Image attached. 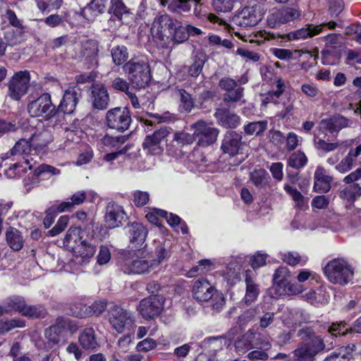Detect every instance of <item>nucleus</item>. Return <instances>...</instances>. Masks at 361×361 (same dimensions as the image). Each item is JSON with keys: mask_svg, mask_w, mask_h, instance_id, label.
I'll list each match as a JSON object with an SVG mask.
<instances>
[{"mask_svg": "<svg viewBox=\"0 0 361 361\" xmlns=\"http://www.w3.org/2000/svg\"><path fill=\"white\" fill-rule=\"evenodd\" d=\"M123 71L131 86L136 90L145 88L151 81L150 66L143 57H133L123 65Z\"/></svg>", "mask_w": 361, "mask_h": 361, "instance_id": "nucleus-1", "label": "nucleus"}, {"mask_svg": "<svg viewBox=\"0 0 361 361\" xmlns=\"http://www.w3.org/2000/svg\"><path fill=\"white\" fill-rule=\"evenodd\" d=\"M193 298L200 302H208L212 310L220 312L224 305L225 298L207 279L202 278L194 282L192 290Z\"/></svg>", "mask_w": 361, "mask_h": 361, "instance_id": "nucleus-2", "label": "nucleus"}, {"mask_svg": "<svg viewBox=\"0 0 361 361\" xmlns=\"http://www.w3.org/2000/svg\"><path fill=\"white\" fill-rule=\"evenodd\" d=\"M324 273L331 283L345 286L352 280L354 271L343 258H336L329 261L324 267Z\"/></svg>", "mask_w": 361, "mask_h": 361, "instance_id": "nucleus-3", "label": "nucleus"}, {"mask_svg": "<svg viewBox=\"0 0 361 361\" xmlns=\"http://www.w3.org/2000/svg\"><path fill=\"white\" fill-rule=\"evenodd\" d=\"M27 110L30 116L40 117L45 121L56 116L59 118V109L53 104L50 94L47 92L30 101Z\"/></svg>", "mask_w": 361, "mask_h": 361, "instance_id": "nucleus-4", "label": "nucleus"}, {"mask_svg": "<svg viewBox=\"0 0 361 361\" xmlns=\"http://www.w3.org/2000/svg\"><path fill=\"white\" fill-rule=\"evenodd\" d=\"M173 133L169 127H161L152 134L147 135L142 142L143 149L148 154L159 155L162 154L166 144H169L167 137Z\"/></svg>", "mask_w": 361, "mask_h": 361, "instance_id": "nucleus-5", "label": "nucleus"}, {"mask_svg": "<svg viewBox=\"0 0 361 361\" xmlns=\"http://www.w3.org/2000/svg\"><path fill=\"white\" fill-rule=\"evenodd\" d=\"M361 166L345 176L343 182L346 184L345 187L338 190L341 199L353 203L361 197Z\"/></svg>", "mask_w": 361, "mask_h": 361, "instance_id": "nucleus-6", "label": "nucleus"}, {"mask_svg": "<svg viewBox=\"0 0 361 361\" xmlns=\"http://www.w3.org/2000/svg\"><path fill=\"white\" fill-rule=\"evenodd\" d=\"M106 122L109 128L123 133L130 126L131 115L127 108H113L106 112Z\"/></svg>", "mask_w": 361, "mask_h": 361, "instance_id": "nucleus-7", "label": "nucleus"}, {"mask_svg": "<svg viewBox=\"0 0 361 361\" xmlns=\"http://www.w3.org/2000/svg\"><path fill=\"white\" fill-rule=\"evenodd\" d=\"M176 23L168 14H161L154 18L153 26L157 28V32L153 35L157 44L161 48L169 46V35L175 27Z\"/></svg>", "mask_w": 361, "mask_h": 361, "instance_id": "nucleus-8", "label": "nucleus"}, {"mask_svg": "<svg viewBox=\"0 0 361 361\" xmlns=\"http://www.w3.org/2000/svg\"><path fill=\"white\" fill-rule=\"evenodd\" d=\"M264 11L262 6L256 3L251 6H245L237 15L233 21L242 27H252L256 25L262 18Z\"/></svg>", "mask_w": 361, "mask_h": 361, "instance_id": "nucleus-9", "label": "nucleus"}, {"mask_svg": "<svg viewBox=\"0 0 361 361\" xmlns=\"http://www.w3.org/2000/svg\"><path fill=\"white\" fill-rule=\"evenodd\" d=\"M30 75L28 71L16 72L8 83V95L13 100H19L28 90Z\"/></svg>", "mask_w": 361, "mask_h": 361, "instance_id": "nucleus-10", "label": "nucleus"}, {"mask_svg": "<svg viewBox=\"0 0 361 361\" xmlns=\"http://www.w3.org/2000/svg\"><path fill=\"white\" fill-rule=\"evenodd\" d=\"M129 238V247L134 251H137L140 255L145 252L147 244L146 238L148 234L147 228L142 224L134 222L127 227Z\"/></svg>", "mask_w": 361, "mask_h": 361, "instance_id": "nucleus-11", "label": "nucleus"}, {"mask_svg": "<svg viewBox=\"0 0 361 361\" xmlns=\"http://www.w3.org/2000/svg\"><path fill=\"white\" fill-rule=\"evenodd\" d=\"M301 11L295 7L284 6L273 10L267 17V25L271 28H277L290 21L298 19Z\"/></svg>", "mask_w": 361, "mask_h": 361, "instance_id": "nucleus-12", "label": "nucleus"}, {"mask_svg": "<svg viewBox=\"0 0 361 361\" xmlns=\"http://www.w3.org/2000/svg\"><path fill=\"white\" fill-rule=\"evenodd\" d=\"M292 275L286 267H279L274 275L273 281L281 294H296L301 292V287L291 283Z\"/></svg>", "mask_w": 361, "mask_h": 361, "instance_id": "nucleus-13", "label": "nucleus"}, {"mask_svg": "<svg viewBox=\"0 0 361 361\" xmlns=\"http://www.w3.org/2000/svg\"><path fill=\"white\" fill-rule=\"evenodd\" d=\"M194 128V137L197 140L200 147H208L214 144L219 133L216 128L211 127L204 121H198L192 125Z\"/></svg>", "mask_w": 361, "mask_h": 361, "instance_id": "nucleus-14", "label": "nucleus"}, {"mask_svg": "<svg viewBox=\"0 0 361 361\" xmlns=\"http://www.w3.org/2000/svg\"><path fill=\"white\" fill-rule=\"evenodd\" d=\"M164 302V298L161 295H150L140 302L138 310L144 319H153L162 312Z\"/></svg>", "mask_w": 361, "mask_h": 361, "instance_id": "nucleus-15", "label": "nucleus"}, {"mask_svg": "<svg viewBox=\"0 0 361 361\" xmlns=\"http://www.w3.org/2000/svg\"><path fill=\"white\" fill-rule=\"evenodd\" d=\"M82 98V90L77 85L68 87L65 90L63 98L58 106L59 116L60 112L66 114H72Z\"/></svg>", "mask_w": 361, "mask_h": 361, "instance_id": "nucleus-16", "label": "nucleus"}, {"mask_svg": "<svg viewBox=\"0 0 361 361\" xmlns=\"http://www.w3.org/2000/svg\"><path fill=\"white\" fill-rule=\"evenodd\" d=\"M99 42L94 39H88L80 42L79 58L88 63L91 67L98 65Z\"/></svg>", "mask_w": 361, "mask_h": 361, "instance_id": "nucleus-17", "label": "nucleus"}, {"mask_svg": "<svg viewBox=\"0 0 361 361\" xmlns=\"http://www.w3.org/2000/svg\"><path fill=\"white\" fill-rule=\"evenodd\" d=\"M90 100L92 106L99 110L108 108L110 97L107 89L101 83H92L90 87Z\"/></svg>", "mask_w": 361, "mask_h": 361, "instance_id": "nucleus-18", "label": "nucleus"}, {"mask_svg": "<svg viewBox=\"0 0 361 361\" xmlns=\"http://www.w3.org/2000/svg\"><path fill=\"white\" fill-rule=\"evenodd\" d=\"M109 322L118 333H122L127 325H130L129 313L118 305H114L109 311Z\"/></svg>", "mask_w": 361, "mask_h": 361, "instance_id": "nucleus-19", "label": "nucleus"}, {"mask_svg": "<svg viewBox=\"0 0 361 361\" xmlns=\"http://www.w3.org/2000/svg\"><path fill=\"white\" fill-rule=\"evenodd\" d=\"M352 121L340 115H334L330 118L322 119L319 122V130L323 133L329 132L331 134L338 133L344 128L350 126Z\"/></svg>", "mask_w": 361, "mask_h": 361, "instance_id": "nucleus-20", "label": "nucleus"}, {"mask_svg": "<svg viewBox=\"0 0 361 361\" xmlns=\"http://www.w3.org/2000/svg\"><path fill=\"white\" fill-rule=\"evenodd\" d=\"M242 133H237L234 130H228L224 135L221 149L225 154L234 157L238 154L239 149L243 144Z\"/></svg>", "mask_w": 361, "mask_h": 361, "instance_id": "nucleus-21", "label": "nucleus"}, {"mask_svg": "<svg viewBox=\"0 0 361 361\" xmlns=\"http://www.w3.org/2000/svg\"><path fill=\"white\" fill-rule=\"evenodd\" d=\"M114 0H92L81 11V14L87 20L99 14L107 12L111 13L112 4Z\"/></svg>", "mask_w": 361, "mask_h": 361, "instance_id": "nucleus-22", "label": "nucleus"}, {"mask_svg": "<svg viewBox=\"0 0 361 361\" xmlns=\"http://www.w3.org/2000/svg\"><path fill=\"white\" fill-rule=\"evenodd\" d=\"M6 17L9 23L16 27V31L7 32L6 33V38L8 44L11 46L20 44L23 41V35L24 34V27L20 23V20L16 16L15 12L11 9H7L6 12Z\"/></svg>", "mask_w": 361, "mask_h": 361, "instance_id": "nucleus-23", "label": "nucleus"}, {"mask_svg": "<svg viewBox=\"0 0 361 361\" xmlns=\"http://www.w3.org/2000/svg\"><path fill=\"white\" fill-rule=\"evenodd\" d=\"M126 216L123 207L118 204L111 202L106 208L105 221L110 228L119 227Z\"/></svg>", "mask_w": 361, "mask_h": 361, "instance_id": "nucleus-24", "label": "nucleus"}, {"mask_svg": "<svg viewBox=\"0 0 361 361\" xmlns=\"http://www.w3.org/2000/svg\"><path fill=\"white\" fill-rule=\"evenodd\" d=\"M214 117L219 125L226 128H236L240 124V117L226 108H218Z\"/></svg>", "mask_w": 361, "mask_h": 361, "instance_id": "nucleus-25", "label": "nucleus"}, {"mask_svg": "<svg viewBox=\"0 0 361 361\" xmlns=\"http://www.w3.org/2000/svg\"><path fill=\"white\" fill-rule=\"evenodd\" d=\"M246 284L244 302L248 306L257 300L259 294V286L255 282V274L252 270H247L245 275Z\"/></svg>", "mask_w": 361, "mask_h": 361, "instance_id": "nucleus-26", "label": "nucleus"}, {"mask_svg": "<svg viewBox=\"0 0 361 361\" xmlns=\"http://www.w3.org/2000/svg\"><path fill=\"white\" fill-rule=\"evenodd\" d=\"M31 146L35 153L43 151L47 145L52 142L53 136L47 129L35 131L30 137Z\"/></svg>", "mask_w": 361, "mask_h": 361, "instance_id": "nucleus-27", "label": "nucleus"}, {"mask_svg": "<svg viewBox=\"0 0 361 361\" xmlns=\"http://www.w3.org/2000/svg\"><path fill=\"white\" fill-rule=\"evenodd\" d=\"M194 141L193 134L184 131L176 132L173 134L172 140L166 144V149L169 152L176 153L183 146L191 145Z\"/></svg>", "mask_w": 361, "mask_h": 361, "instance_id": "nucleus-28", "label": "nucleus"}, {"mask_svg": "<svg viewBox=\"0 0 361 361\" xmlns=\"http://www.w3.org/2000/svg\"><path fill=\"white\" fill-rule=\"evenodd\" d=\"M314 190L317 192H328L331 188L333 178L329 176L326 171L322 166H318L314 175Z\"/></svg>", "mask_w": 361, "mask_h": 361, "instance_id": "nucleus-29", "label": "nucleus"}, {"mask_svg": "<svg viewBox=\"0 0 361 361\" xmlns=\"http://www.w3.org/2000/svg\"><path fill=\"white\" fill-rule=\"evenodd\" d=\"M80 311L75 312L73 315L76 317H85L90 314L100 315L106 308L107 302L105 300L95 301L90 306L80 304Z\"/></svg>", "mask_w": 361, "mask_h": 361, "instance_id": "nucleus-30", "label": "nucleus"}, {"mask_svg": "<svg viewBox=\"0 0 361 361\" xmlns=\"http://www.w3.org/2000/svg\"><path fill=\"white\" fill-rule=\"evenodd\" d=\"M6 240L9 247L14 251L20 250L24 245L21 232L12 226H9L6 231Z\"/></svg>", "mask_w": 361, "mask_h": 361, "instance_id": "nucleus-31", "label": "nucleus"}, {"mask_svg": "<svg viewBox=\"0 0 361 361\" xmlns=\"http://www.w3.org/2000/svg\"><path fill=\"white\" fill-rule=\"evenodd\" d=\"M51 326L63 336V338H64L67 334H73L78 330V326L73 321H71L68 317H58L55 324Z\"/></svg>", "mask_w": 361, "mask_h": 361, "instance_id": "nucleus-32", "label": "nucleus"}, {"mask_svg": "<svg viewBox=\"0 0 361 361\" xmlns=\"http://www.w3.org/2000/svg\"><path fill=\"white\" fill-rule=\"evenodd\" d=\"M157 267V262H152V260L137 259H134L129 264L128 268L130 273L136 274H144L149 272Z\"/></svg>", "mask_w": 361, "mask_h": 361, "instance_id": "nucleus-33", "label": "nucleus"}, {"mask_svg": "<svg viewBox=\"0 0 361 361\" xmlns=\"http://www.w3.org/2000/svg\"><path fill=\"white\" fill-rule=\"evenodd\" d=\"M79 342L81 346L87 350H94L99 346L95 331L93 328L85 329L79 336Z\"/></svg>", "mask_w": 361, "mask_h": 361, "instance_id": "nucleus-34", "label": "nucleus"}, {"mask_svg": "<svg viewBox=\"0 0 361 361\" xmlns=\"http://www.w3.org/2000/svg\"><path fill=\"white\" fill-rule=\"evenodd\" d=\"M322 25L308 24L305 27L299 29L288 34L289 39H300L312 37L319 34L322 31Z\"/></svg>", "mask_w": 361, "mask_h": 361, "instance_id": "nucleus-35", "label": "nucleus"}, {"mask_svg": "<svg viewBox=\"0 0 361 361\" xmlns=\"http://www.w3.org/2000/svg\"><path fill=\"white\" fill-rule=\"evenodd\" d=\"M82 231L79 227H71L67 231L66 235L63 239V245L75 249L80 244V241L83 240L82 235H81Z\"/></svg>", "mask_w": 361, "mask_h": 361, "instance_id": "nucleus-36", "label": "nucleus"}, {"mask_svg": "<svg viewBox=\"0 0 361 361\" xmlns=\"http://www.w3.org/2000/svg\"><path fill=\"white\" fill-rule=\"evenodd\" d=\"M268 128L266 120L250 122L243 126L244 133L247 135L259 137L263 135Z\"/></svg>", "mask_w": 361, "mask_h": 361, "instance_id": "nucleus-37", "label": "nucleus"}, {"mask_svg": "<svg viewBox=\"0 0 361 361\" xmlns=\"http://www.w3.org/2000/svg\"><path fill=\"white\" fill-rule=\"evenodd\" d=\"M94 239H84L78 244V252L82 259V261H87L90 258L92 257L96 252V245L94 242L92 243Z\"/></svg>", "mask_w": 361, "mask_h": 361, "instance_id": "nucleus-38", "label": "nucleus"}, {"mask_svg": "<svg viewBox=\"0 0 361 361\" xmlns=\"http://www.w3.org/2000/svg\"><path fill=\"white\" fill-rule=\"evenodd\" d=\"M86 200V192L85 191H78L75 192L70 198V200L62 202L60 204L61 211H71L77 205L82 204Z\"/></svg>", "mask_w": 361, "mask_h": 361, "instance_id": "nucleus-39", "label": "nucleus"}, {"mask_svg": "<svg viewBox=\"0 0 361 361\" xmlns=\"http://www.w3.org/2000/svg\"><path fill=\"white\" fill-rule=\"evenodd\" d=\"M33 150L31 146L30 139H20L18 140L13 148L6 154V159L9 158V156L23 155L25 154L30 153Z\"/></svg>", "mask_w": 361, "mask_h": 361, "instance_id": "nucleus-40", "label": "nucleus"}, {"mask_svg": "<svg viewBox=\"0 0 361 361\" xmlns=\"http://www.w3.org/2000/svg\"><path fill=\"white\" fill-rule=\"evenodd\" d=\"M207 60L206 54L202 52L197 53L193 59L192 63L188 67L189 75L192 77H197L201 73Z\"/></svg>", "mask_w": 361, "mask_h": 361, "instance_id": "nucleus-41", "label": "nucleus"}, {"mask_svg": "<svg viewBox=\"0 0 361 361\" xmlns=\"http://www.w3.org/2000/svg\"><path fill=\"white\" fill-rule=\"evenodd\" d=\"M284 190L291 196L297 207L302 210L308 208L307 199L305 198L296 188H293L289 185H285Z\"/></svg>", "mask_w": 361, "mask_h": 361, "instance_id": "nucleus-42", "label": "nucleus"}, {"mask_svg": "<svg viewBox=\"0 0 361 361\" xmlns=\"http://www.w3.org/2000/svg\"><path fill=\"white\" fill-rule=\"evenodd\" d=\"M111 55L116 66L125 64L128 58V51L124 45H117L111 49Z\"/></svg>", "mask_w": 361, "mask_h": 361, "instance_id": "nucleus-43", "label": "nucleus"}, {"mask_svg": "<svg viewBox=\"0 0 361 361\" xmlns=\"http://www.w3.org/2000/svg\"><path fill=\"white\" fill-rule=\"evenodd\" d=\"M26 302L24 298L14 295L8 298L5 302V311H15L20 314L24 310Z\"/></svg>", "mask_w": 361, "mask_h": 361, "instance_id": "nucleus-44", "label": "nucleus"}, {"mask_svg": "<svg viewBox=\"0 0 361 361\" xmlns=\"http://www.w3.org/2000/svg\"><path fill=\"white\" fill-rule=\"evenodd\" d=\"M47 314V310L42 305H30L26 303L21 315L31 319H38L44 318Z\"/></svg>", "mask_w": 361, "mask_h": 361, "instance_id": "nucleus-45", "label": "nucleus"}, {"mask_svg": "<svg viewBox=\"0 0 361 361\" xmlns=\"http://www.w3.org/2000/svg\"><path fill=\"white\" fill-rule=\"evenodd\" d=\"M60 173V170L52 166L42 164L34 169L33 175L37 178L48 179Z\"/></svg>", "mask_w": 361, "mask_h": 361, "instance_id": "nucleus-46", "label": "nucleus"}, {"mask_svg": "<svg viewBox=\"0 0 361 361\" xmlns=\"http://www.w3.org/2000/svg\"><path fill=\"white\" fill-rule=\"evenodd\" d=\"M171 31L168 37L169 38V44L171 42L181 44L188 39V33L185 27L176 25Z\"/></svg>", "mask_w": 361, "mask_h": 361, "instance_id": "nucleus-47", "label": "nucleus"}, {"mask_svg": "<svg viewBox=\"0 0 361 361\" xmlns=\"http://www.w3.org/2000/svg\"><path fill=\"white\" fill-rule=\"evenodd\" d=\"M269 179L270 177L264 169L255 170L250 173V180L259 188H264L269 183Z\"/></svg>", "mask_w": 361, "mask_h": 361, "instance_id": "nucleus-48", "label": "nucleus"}, {"mask_svg": "<svg viewBox=\"0 0 361 361\" xmlns=\"http://www.w3.org/2000/svg\"><path fill=\"white\" fill-rule=\"evenodd\" d=\"M307 162L306 155L301 151H297L290 154L288 159V166L295 169L304 167Z\"/></svg>", "mask_w": 361, "mask_h": 361, "instance_id": "nucleus-49", "label": "nucleus"}, {"mask_svg": "<svg viewBox=\"0 0 361 361\" xmlns=\"http://www.w3.org/2000/svg\"><path fill=\"white\" fill-rule=\"evenodd\" d=\"M178 94L180 100V106L184 110L185 112H190L195 106L192 95L183 89L178 90Z\"/></svg>", "mask_w": 361, "mask_h": 361, "instance_id": "nucleus-50", "label": "nucleus"}, {"mask_svg": "<svg viewBox=\"0 0 361 361\" xmlns=\"http://www.w3.org/2000/svg\"><path fill=\"white\" fill-rule=\"evenodd\" d=\"M345 322H334L328 327V333L333 337L344 336L350 333V328H347Z\"/></svg>", "mask_w": 361, "mask_h": 361, "instance_id": "nucleus-51", "label": "nucleus"}, {"mask_svg": "<svg viewBox=\"0 0 361 361\" xmlns=\"http://www.w3.org/2000/svg\"><path fill=\"white\" fill-rule=\"evenodd\" d=\"M314 145L318 151L329 153L336 150L340 146V144L338 142H328L324 139L315 137L314 138Z\"/></svg>", "mask_w": 361, "mask_h": 361, "instance_id": "nucleus-52", "label": "nucleus"}, {"mask_svg": "<svg viewBox=\"0 0 361 361\" xmlns=\"http://www.w3.org/2000/svg\"><path fill=\"white\" fill-rule=\"evenodd\" d=\"M76 123H79L78 120L71 124L69 127L65 128L66 137L67 140L78 143L80 141V134L82 133L80 128L76 125Z\"/></svg>", "mask_w": 361, "mask_h": 361, "instance_id": "nucleus-53", "label": "nucleus"}, {"mask_svg": "<svg viewBox=\"0 0 361 361\" xmlns=\"http://www.w3.org/2000/svg\"><path fill=\"white\" fill-rule=\"evenodd\" d=\"M271 346L269 342H265L263 343L262 350H252L247 354V357L252 361L267 360L269 358V355L266 351L269 350Z\"/></svg>", "mask_w": 361, "mask_h": 361, "instance_id": "nucleus-54", "label": "nucleus"}, {"mask_svg": "<svg viewBox=\"0 0 361 361\" xmlns=\"http://www.w3.org/2000/svg\"><path fill=\"white\" fill-rule=\"evenodd\" d=\"M39 11L44 12L47 10H58L63 4V0H35Z\"/></svg>", "mask_w": 361, "mask_h": 361, "instance_id": "nucleus-55", "label": "nucleus"}, {"mask_svg": "<svg viewBox=\"0 0 361 361\" xmlns=\"http://www.w3.org/2000/svg\"><path fill=\"white\" fill-rule=\"evenodd\" d=\"M190 0H172L168 6V9L172 12H188L190 10Z\"/></svg>", "mask_w": 361, "mask_h": 361, "instance_id": "nucleus-56", "label": "nucleus"}, {"mask_svg": "<svg viewBox=\"0 0 361 361\" xmlns=\"http://www.w3.org/2000/svg\"><path fill=\"white\" fill-rule=\"evenodd\" d=\"M244 96V87L238 85L233 90L224 94L223 100L226 103H235Z\"/></svg>", "mask_w": 361, "mask_h": 361, "instance_id": "nucleus-57", "label": "nucleus"}, {"mask_svg": "<svg viewBox=\"0 0 361 361\" xmlns=\"http://www.w3.org/2000/svg\"><path fill=\"white\" fill-rule=\"evenodd\" d=\"M305 343L308 346L314 356L323 351L325 348L324 340L319 336L314 337Z\"/></svg>", "mask_w": 361, "mask_h": 361, "instance_id": "nucleus-58", "label": "nucleus"}, {"mask_svg": "<svg viewBox=\"0 0 361 361\" xmlns=\"http://www.w3.org/2000/svg\"><path fill=\"white\" fill-rule=\"evenodd\" d=\"M294 356L299 361H312L314 357L308 346L303 343L300 347L293 351Z\"/></svg>", "mask_w": 361, "mask_h": 361, "instance_id": "nucleus-59", "label": "nucleus"}, {"mask_svg": "<svg viewBox=\"0 0 361 361\" xmlns=\"http://www.w3.org/2000/svg\"><path fill=\"white\" fill-rule=\"evenodd\" d=\"M25 168L19 162L11 164L8 169L4 170V175L8 178L20 177L25 173Z\"/></svg>", "mask_w": 361, "mask_h": 361, "instance_id": "nucleus-60", "label": "nucleus"}, {"mask_svg": "<svg viewBox=\"0 0 361 361\" xmlns=\"http://www.w3.org/2000/svg\"><path fill=\"white\" fill-rule=\"evenodd\" d=\"M63 212V211H61L60 204L59 205H52L49 208L46 210V216L44 218L43 224L46 228L50 227V226L53 224L55 217L59 213Z\"/></svg>", "mask_w": 361, "mask_h": 361, "instance_id": "nucleus-61", "label": "nucleus"}, {"mask_svg": "<svg viewBox=\"0 0 361 361\" xmlns=\"http://www.w3.org/2000/svg\"><path fill=\"white\" fill-rule=\"evenodd\" d=\"M44 334L51 348L58 345L63 339V336L58 334V332L51 326H49L45 330Z\"/></svg>", "mask_w": 361, "mask_h": 361, "instance_id": "nucleus-62", "label": "nucleus"}, {"mask_svg": "<svg viewBox=\"0 0 361 361\" xmlns=\"http://www.w3.org/2000/svg\"><path fill=\"white\" fill-rule=\"evenodd\" d=\"M235 0H212V5L217 12L226 13L231 11Z\"/></svg>", "mask_w": 361, "mask_h": 361, "instance_id": "nucleus-63", "label": "nucleus"}, {"mask_svg": "<svg viewBox=\"0 0 361 361\" xmlns=\"http://www.w3.org/2000/svg\"><path fill=\"white\" fill-rule=\"evenodd\" d=\"M351 354L347 352L346 349H339L325 358L324 361H350Z\"/></svg>", "mask_w": 361, "mask_h": 361, "instance_id": "nucleus-64", "label": "nucleus"}]
</instances>
